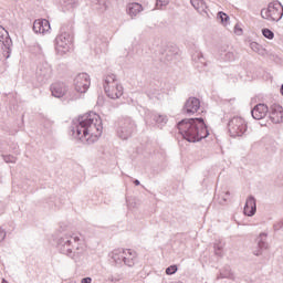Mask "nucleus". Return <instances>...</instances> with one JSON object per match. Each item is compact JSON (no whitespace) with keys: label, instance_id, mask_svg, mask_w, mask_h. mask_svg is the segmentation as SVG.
<instances>
[{"label":"nucleus","instance_id":"dca6fc26","mask_svg":"<svg viewBox=\"0 0 283 283\" xmlns=\"http://www.w3.org/2000/svg\"><path fill=\"white\" fill-rule=\"evenodd\" d=\"M255 211H258V205L255 203V197L250 196L248 197L244 208H243V213L244 216H249V218L255 216Z\"/></svg>","mask_w":283,"mask_h":283},{"label":"nucleus","instance_id":"f704fd0d","mask_svg":"<svg viewBox=\"0 0 283 283\" xmlns=\"http://www.w3.org/2000/svg\"><path fill=\"white\" fill-rule=\"evenodd\" d=\"M221 251H222V245L216 243L214 244V253H216V255H222Z\"/></svg>","mask_w":283,"mask_h":283},{"label":"nucleus","instance_id":"2eb2a0df","mask_svg":"<svg viewBox=\"0 0 283 283\" xmlns=\"http://www.w3.org/2000/svg\"><path fill=\"white\" fill-rule=\"evenodd\" d=\"M67 85L63 82H56L51 85V93L55 98H63V96L67 94Z\"/></svg>","mask_w":283,"mask_h":283},{"label":"nucleus","instance_id":"a19ab883","mask_svg":"<svg viewBox=\"0 0 283 283\" xmlns=\"http://www.w3.org/2000/svg\"><path fill=\"white\" fill-rule=\"evenodd\" d=\"M134 185H135L136 187H138V186L140 185V181H139L138 179H135V180H134Z\"/></svg>","mask_w":283,"mask_h":283},{"label":"nucleus","instance_id":"0eeeda50","mask_svg":"<svg viewBox=\"0 0 283 283\" xmlns=\"http://www.w3.org/2000/svg\"><path fill=\"white\" fill-rule=\"evenodd\" d=\"M72 41H74V35L70 32H62L55 38V50L60 56L70 52Z\"/></svg>","mask_w":283,"mask_h":283},{"label":"nucleus","instance_id":"4c0bfd02","mask_svg":"<svg viewBox=\"0 0 283 283\" xmlns=\"http://www.w3.org/2000/svg\"><path fill=\"white\" fill-rule=\"evenodd\" d=\"M234 32H235V34H242V28L235 25L234 27Z\"/></svg>","mask_w":283,"mask_h":283},{"label":"nucleus","instance_id":"f03ea898","mask_svg":"<svg viewBox=\"0 0 283 283\" xmlns=\"http://www.w3.org/2000/svg\"><path fill=\"white\" fill-rule=\"evenodd\" d=\"M177 129L188 143H199L209 136V130L202 117L185 118L177 124Z\"/></svg>","mask_w":283,"mask_h":283},{"label":"nucleus","instance_id":"a18cd8bd","mask_svg":"<svg viewBox=\"0 0 283 283\" xmlns=\"http://www.w3.org/2000/svg\"><path fill=\"white\" fill-rule=\"evenodd\" d=\"M2 283H8V281H6V279L2 280Z\"/></svg>","mask_w":283,"mask_h":283},{"label":"nucleus","instance_id":"a878e982","mask_svg":"<svg viewBox=\"0 0 283 283\" xmlns=\"http://www.w3.org/2000/svg\"><path fill=\"white\" fill-rule=\"evenodd\" d=\"M153 120L157 123V125H167V117L165 115H154Z\"/></svg>","mask_w":283,"mask_h":283},{"label":"nucleus","instance_id":"58836bf2","mask_svg":"<svg viewBox=\"0 0 283 283\" xmlns=\"http://www.w3.org/2000/svg\"><path fill=\"white\" fill-rule=\"evenodd\" d=\"M82 283H92V277L82 279Z\"/></svg>","mask_w":283,"mask_h":283},{"label":"nucleus","instance_id":"423d86ee","mask_svg":"<svg viewBox=\"0 0 283 283\" xmlns=\"http://www.w3.org/2000/svg\"><path fill=\"white\" fill-rule=\"evenodd\" d=\"M136 132V123L130 117H123L118 122L117 136L122 140L132 138V135Z\"/></svg>","mask_w":283,"mask_h":283},{"label":"nucleus","instance_id":"c03bdc74","mask_svg":"<svg viewBox=\"0 0 283 283\" xmlns=\"http://www.w3.org/2000/svg\"><path fill=\"white\" fill-rule=\"evenodd\" d=\"M230 195H231V192H229V191L226 192V196H230Z\"/></svg>","mask_w":283,"mask_h":283},{"label":"nucleus","instance_id":"4468645a","mask_svg":"<svg viewBox=\"0 0 283 283\" xmlns=\"http://www.w3.org/2000/svg\"><path fill=\"white\" fill-rule=\"evenodd\" d=\"M271 108L266 104H256L251 111L252 117L255 120H262L269 114Z\"/></svg>","mask_w":283,"mask_h":283},{"label":"nucleus","instance_id":"412c9836","mask_svg":"<svg viewBox=\"0 0 283 283\" xmlns=\"http://www.w3.org/2000/svg\"><path fill=\"white\" fill-rule=\"evenodd\" d=\"M138 258V253L132 249L124 250V264L125 266H134L136 264V260Z\"/></svg>","mask_w":283,"mask_h":283},{"label":"nucleus","instance_id":"79ce46f5","mask_svg":"<svg viewBox=\"0 0 283 283\" xmlns=\"http://www.w3.org/2000/svg\"><path fill=\"white\" fill-rule=\"evenodd\" d=\"M77 3H78V2H77L76 0H73V2H72V8L76 7Z\"/></svg>","mask_w":283,"mask_h":283},{"label":"nucleus","instance_id":"f257e3e1","mask_svg":"<svg viewBox=\"0 0 283 283\" xmlns=\"http://www.w3.org/2000/svg\"><path fill=\"white\" fill-rule=\"evenodd\" d=\"M71 134L82 143H96L103 135V120L96 113H88L74 119L71 125Z\"/></svg>","mask_w":283,"mask_h":283},{"label":"nucleus","instance_id":"2f4dec72","mask_svg":"<svg viewBox=\"0 0 283 283\" xmlns=\"http://www.w3.org/2000/svg\"><path fill=\"white\" fill-rule=\"evenodd\" d=\"M250 48L253 52H260L262 50V45L258 44V42H251Z\"/></svg>","mask_w":283,"mask_h":283},{"label":"nucleus","instance_id":"9d476101","mask_svg":"<svg viewBox=\"0 0 283 283\" xmlns=\"http://www.w3.org/2000/svg\"><path fill=\"white\" fill-rule=\"evenodd\" d=\"M35 76L39 84L44 85V83H48V80L52 76V66L48 63L39 64Z\"/></svg>","mask_w":283,"mask_h":283},{"label":"nucleus","instance_id":"473e14b6","mask_svg":"<svg viewBox=\"0 0 283 283\" xmlns=\"http://www.w3.org/2000/svg\"><path fill=\"white\" fill-rule=\"evenodd\" d=\"M163 6H169V0H157V2H156L157 10H160V8H163Z\"/></svg>","mask_w":283,"mask_h":283},{"label":"nucleus","instance_id":"20e7f679","mask_svg":"<svg viewBox=\"0 0 283 283\" xmlns=\"http://www.w3.org/2000/svg\"><path fill=\"white\" fill-rule=\"evenodd\" d=\"M104 92L113 101L123 96V85L116 84L115 74H108L104 77Z\"/></svg>","mask_w":283,"mask_h":283},{"label":"nucleus","instance_id":"1a4fd4ad","mask_svg":"<svg viewBox=\"0 0 283 283\" xmlns=\"http://www.w3.org/2000/svg\"><path fill=\"white\" fill-rule=\"evenodd\" d=\"M91 80L87 73H80L74 78V87L80 94H85L90 90Z\"/></svg>","mask_w":283,"mask_h":283},{"label":"nucleus","instance_id":"393cba45","mask_svg":"<svg viewBox=\"0 0 283 283\" xmlns=\"http://www.w3.org/2000/svg\"><path fill=\"white\" fill-rule=\"evenodd\" d=\"M176 56H178V49L171 46L170 49H168L166 51V55H165V61H167V63L174 61V59H176Z\"/></svg>","mask_w":283,"mask_h":283},{"label":"nucleus","instance_id":"f8f14e48","mask_svg":"<svg viewBox=\"0 0 283 283\" xmlns=\"http://www.w3.org/2000/svg\"><path fill=\"white\" fill-rule=\"evenodd\" d=\"M200 109V99L197 97H189L182 108L184 114H188L191 116L192 114H196Z\"/></svg>","mask_w":283,"mask_h":283},{"label":"nucleus","instance_id":"6ab92c4d","mask_svg":"<svg viewBox=\"0 0 283 283\" xmlns=\"http://www.w3.org/2000/svg\"><path fill=\"white\" fill-rule=\"evenodd\" d=\"M192 63L197 70H205L207 67V60L200 51H195L191 55Z\"/></svg>","mask_w":283,"mask_h":283},{"label":"nucleus","instance_id":"6e6552de","mask_svg":"<svg viewBox=\"0 0 283 283\" xmlns=\"http://www.w3.org/2000/svg\"><path fill=\"white\" fill-rule=\"evenodd\" d=\"M247 128V120L242 117H233L228 123L229 134L232 138H237V136H244Z\"/></svg>","mask_w":283,"mask_h":283},{"label":"nucleus","instance_id":"a211bd4d","mask_svg":"<svg viewBox=\"0 0 283 283\" xmlns=\"http://www.w3.org/2000/svg\"><path fill=\"white\" fill-rule=\"evenodd\" d=\"M266 238H269V234H266V232H261L259 234L255 240L259 250L254 251V255H262V251L269 249V242H266Z\"/></svg>","mask_w":283,"mask_h":283},{"label":"nucleus","instance_id":"7ed1b4c3","mask_svg":"<svg viewBox=\"0 0 283 283\" xmlns=\"http://www.w3.org/2000/svg\"><path fill=\"white\" fill-rule=\"evenodd\" d=\"M72 242H78V237L72 238V237H62L57 241V248L60 253L63 255H67L72 260H77L81 258L82 253L78 252V248L74 250V245H72Z\"/></svg>","mask_w":283,"mask_h":283},{"label":"nucleus","instance_id":"b1692460","mask_svg":"<svg viewBox=\"0 0 283 283\" xmlns=\"http://www.w3.org/2000/svg\"><path fill=\"white\" fill-rule=\"evenodd\" d=\"M191 6L199 12V14H207V3L205 0H190Z\"/></svg>","mask_w":283,"mask_h":283},{"label":"nucleus","instance_id":"e433bc0d","mask_svg":"<svg viewBox=\"0 0 283 283\" xmlns=\"http://www.w3.org/2000/svg\"><path fill=\"white\" fill-rule=\"evenodd\" d=\"M6 240V230L0 228V242H3Z\"/></svg>","mask_w":283,"mask_h":283},{"label":"nucleus","instance_id":"5701e85b","mask_svg":"<svg viewBox=\"0 0 283 283\" xmlns=\"http://www.w3.org/2000/svg\"><path fill=\"white\" fill-rule=\"evenodd\" d=\"M125 249H116V250H113V252L111 253V258L112 260L115 262V264H125Z\"/></svg>","mask_w":283,"mask_h":283},{"label":"nucleus","instance_id":"39448f33","mask_svg":"<svg viewBox=\"0 0 283 283\" xmlns=\"http://www.w3.org/2000/svg\"><path fill=\"white\" fill-rule=\"evenodd\" d=\"M262 19L266 21H281L283 17V6L279 1L270 2L266 9L261 10Z\"/></svg>","mask_w":283,"mask_h":283},{"label":"nucleus","instance_id":"72a5a7b5","mask_svg":"<svg viewBox=\"0 0 283 283\" xmlns=\"http://www.w3.org/2000/svg\"><path fill=\"white\" fill-rule=\"evenodd\" d=\"M226 61H235V54L233 52L226 53Z\"/></svg>","mask_w":283,"mask_h":283},{"label":"nucleus","instance_id":"ddd939ff","mask_svg":"<svg viewBox=\"0 0 283 283\" xmlns=\"http://www.w3.org/2000/svg\"><path fill=\"white\" fill-rule=\"evenodd\" d=\"M0 43H2L4 50H7V59H10V53L12 52V39L10 34L3 27L0 25Z\"/></svg>","mask_w":283,"mask_h":283},{"label":"nucleus","instance_id":"37998d69","mask_svg":"<svg viewBox=\"0 0 283 283\" xmlns=\"http://www.w3.org/2000/svg\"><path fill=\"white\" fill-rule=\"evenodd\" d=\"M280 92L283 95V84L281 85Z\"/></svg>","mask_w":283,"mask_h":283},{"label":"nucleus","instance_id":"c85d7f7f","mask_svg":"<svg viewBox=\"0 0 283 283\" xmlns=\"http://www.w3.org/2000/svg\"><path fill=\"white\" fill-rule=\"evenodd\" d=\"M217 19H220L221 23L223 24H227V21H229V17L222 11L218 13Z\"/></svg>","mask_w":283,"mask_h":283},{"label":"nucleus","instance_id":"cd10ccee","mask_svg":"<svg viewBox=\"0 0 283 283\" xmlns=\"http://www.w3.org/2000/svg\"><path fill=\"white\" fill-rule=\"evenodd\" d=\"M262 34L265 39H270V41L275 38V33H273V31L270 29H262Z\"/></svg>","mask_w":283,"mask_h":283},{"label":"nucleus","instance_id":"7c9ffc66","mask_svg":"<svg viewBox=\"0 0 283 283\" xmlns=\"http://www.w3.org/2000/svg\"><path fill=\"white\" fill-rule=\"evenodd\" d=\"M2 158L4 163H17V157L12 155H3Z\"/></svg>","mask_w":283,"mask_h":283},{"label":"nucleus","instance_id":"ea45409f","mask_svg":"<svg viewBox=\"0 0 283 283\" xmlns=\"http://www.w3.org/2000/svg\"><path fill=\"white\" fill-rule=\"evenodd\" d=\"M111 92H112V94H116V84L111 86Z\"/></svg>","mask_w":283,"mask_h":283},{"label":"nucleus","instance_id":"bb28decb","mask_svg":"<svg viewBox=\"0 0 283 283\" xmlns=\"http://www.w3.org/2000/svg\"><path fill=\"white\" fill-rule=\"evenodd\" d=\"M92 2L96 3V6H99L102 11L107 10V0H92Z\"/></svg>","mask_w":283,"mask_h":283},{"label":"nucleus","instance_id":"aec40b11","mask_svg":"<svg viewBox=\"0 0 283 283\" xmlns=\"http://www.w3.org/2000/svg\"><path fill=\"white\" fill-rule=\"evenodd\" d=\"M143 4L138 2H130L126 7V13L128 14V17H130V19H136V17H138V14L143 12Z\"/></svg>","mask_w":283,"mask_h":283},{"label":"nucleus","instance_id":"c756f323","mask_svg":"<svg viewBox=\"0 0 283 283\" xmlns=\"http://www.w3.org/2000/svg\"><path fill=\"white\" fill-rule=\"evenodd\" d=\"M178 271V265H170L166 269V275H174Z\"/></svg>","mask_w":283,"mask_h":283},{"label":"nucleus","instance_id":"49530a36","mask_svg":"<svg viewBox=\"0 0 283 283\" xmlns=\"http://www.w3.org/2000/svg\"><path fill=\"white\" fill-rule=\"evenodd\" d=\"M223 202H227V198H223Z\"/></svg>","mask_w":283,"mask_h":283},{"label":"nucleus","instance_id":"f3484780","mask_svg":"<svg viewBox=\"0 0 283 283\" xmlns=\"http://www.w3.org/2000/svg\"><path fill=\"white\" fill-rule=\"evenodd\" d=\"M50 21L42 19V20H35L33 22V32L35 34H45V32H50Z\"/></svg>","mask_w":283,"mask_h":283},{"label":"nucleus","instance_id":"c9c22d12","mask_svg":"<svg viewBox=\"0 0 283 283\" xmlns=\"http://www.w3.org/2000/svg\"><path fill=\"white\" fill-rule=\"evenodd\" d=\"M274 231H280L283 229V221H280L277 223H274L273 226Z\"/></svg>","mask_w":283,"mask_h":283},{"label":"nucleus","instance_id":"9b49d317","mask_svg":"<svg viewBox=\"0 0 283 283\" xmlns=\"http://www.w3.org/2000/svg\"><path fill=\"white\" fill-rule=\"evenodd\" d=\"M269 114L271 122L275 125L283 123V107L280 104H272Z\"/></svg>","mask_w":283,"mask_h":283},{"label":"nucleus","instance_id":"4be33fe9","mask_svg":"<svg viewBox=\"0 0 283 283\" xmlns=\"http://www.w3.org/2000/svg\"><path fill=\"white\" fill-rule=\"evenodd\" d=\"M217 280H235V275L233 271H231V266L224 265L217 275Z\"/></svg>","mask_w":283,"mask_h":283}]
</instances>
